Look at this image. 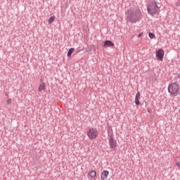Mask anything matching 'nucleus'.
<instances>
[{
  "mask_svg": "<svg viewBox=\"0 0 180 180\" xmlns=\"http://www.w3.org/2000/svg\"><path fill=\"white\" fill-rule=\"evenodd\" d=\"M109 146H110V148H111V150H115L116 147H117V142L116 141L113 139L112 136H110V139H109Z\"/></svg>",
  "mask_w": 180,
  "mask_h": 180,
  "instance_id": "5",
  "label": "nucleus"
},
{
  "mask_svg": "<svg viewBox=\"0 0 180 180\" xmlns=\"http://www.w3.org/2000/svg\"><path fill=\"white\" fill-rule=\"evenodd\" d=\"M148 37H150V39H155V34H154V33L153 32H150L148 34Z\"/></svg>",
  "mask_w": 180,
  "mask_h": 180,
  "instance_id": "14",
  "label": "nucleus"
},
{
  "mask_svg": "<svg viewBox=\"0 0 180 180\" xmlns=\"http://www.w3.org/2000/svg\"><path fill=\"white\" fill-rule=\"evenodd\" d=\"M98 133L99 131H98L96 128H90L87 131V136L90 140H95L98 137Z\"/></svg>",
  "mask_w": 180,
  "mask_h": 180,
  "instance_id": "4",
  "label": "nucleus"
},
{
  "mask_svg": "<svg viewBox=\"0 0 180 180\" xmlns=\"http://www.w3.org/2000/svg\"><path fill=\"white\" fill-rule=\"evenodd\" d=\"M56 20V17L55 16H51L49 20H48V23L49 25H51V23H53V22H54V20Z\"/></svg>",
  "mask_w": 180,
  "mask_h": 180,
  "instance_id": "13",
  "label": "nucleus"
},
{
  "mask_svg": "<svg viewBox=\"0 0 180 180\" xmlns=\"http://www.w3.org/2000/svg\"><path fill=\"white\" fill-rule=\"evenodd\" d=\"M108 175H109V171H108V170L103 171L101 173V178L102 180H106V179H108Z\"/></svg>",
  "mask_w": 180,
  "mask_h": 180,
  "instance_id": "7",
  "label": "nucleus"
},
{
  "mask_svg": "<svg viewBox=\"0 0 180 180\" xmlns=\"http://www.w3.org/2000/svg\"><path fill=\"white\" fill-rule=\"evenodd\" d=\"M176 165H177V167H179V168H180V162H177Z\"/></svg>",
  "mask_w": 180,
  "mask_h": 180,
  "instance_id": "16",
  "label": "nucleus"
},
{
  "mask_svg": "<svg viewBox=\"0 0 180 180\" xmlns=\"http://www.w3.org/2000/svg\"><path fill=\"white\" fill-rule=\"evenodd\" d=\"M75 51V49L70 48L69 51H68V57H71L72 54Z\"/></svg>",
  "mask_w": 180,
  "mask_h": 180,
  "instance_id": "11",
  "label": "nucleus"
},
{
  "mask_svg": "<svg viewBox=\"0 0 180 180\" xmlns=\"http://www.w3.org/2000/svg\"><path fill=\"white\" fill-rule=\"evenodd\" d=\"M46 90V85L44 83H41L39 86V91L41 92V94L43 92V91Z\"/></svg>",
  "mask_w": 180,
  "mask_h": 180,
  "instance_id": "10",
  "label": "nucleus"
},
{
  "mask_svg": "<svg viewBox=\"0 0 180 180\" xmlns=\"http://www.w3.org/2000/svg\"><path fill=\"white\" fill-rule=\"evenodd\" d=\"M140 91H138L135 96V103L136 105H140Z\"/></svg>",
  "mask_w": 180,
  "mask_h": 180,
  "instance_id": "9",
  "label": "nucleus"
},
{
  "mask_svg": "<svg viewBox=\"0 0 180 180\" xmlns=\"http://www.w3.org/2000/svg\"><path fill=\"white\" fill-rule=\"evenodd\" d=\"M154 80L157 81V77H155V76Z\"/></svg>",
  "mask_w": 180,
  "mask_h": 180,
  "instance_id": "18",
  "label": "nucleus"
},
{
  "mask_svg": "<svg viewBox=\"0 0 180 180\" xmlns=\"http://www.w3.org/2000/svg\"><path fill=\"white\" fill-rule=\"evenodd\" d=\"M167 91L171 98H175L179 95V84L176 83H172L169 84Z\"/></svg>",
  "mask_w": 180,
  "mask_h": 180,
  "instance_id": "3",
  "label": "nucleus"
},
{
  "mask_svg": "<svg viewBox=\"0 0 180 180\" xmlns=\"http://www.w3.org/2000/svg\"><path fill=\"white\" fill-rule=\"evenodd\" d=\"M148 13L150 15V16H154L158 13L160 11V4H157L155 1H150L147 7Z\"/></svg>",
  "mask_w": 180,
  "mask_h": 180,
  "instance_id": "2",
  "label": "nucleus"
},
{
  "mask_svg": "<svg viewBox=\"0 0 180 180\" xmlns=\"http://www.w3.org/2000/svg\"><path fill=\"white\" fill-rule=\"evenodd\" d=\"M148 112H150V110H148Z\"/></svg>",
  "mask_w": 180,
  "mask_h": 180,
  "instance_id": "19",
  "label": "nucleus"
},
{
  "mask_svg": "<svg viewBox=\"0 0 180 180\" xmlns=\"http://www.w3.org/2000/svg\"><path fill=\"white\" fill-rule=\"evenodd\" d=\"M126 15H127V22H130V23H136L141 19V11L139 9L131 8L126 13Z\"/></svg>",
  "mask_w": 180,
  "mask_h": 180,
  "instance_id": "1",
  "label": "nucleus"
},
{
  "mask_svg": "<svg viewBox=\"0 0 180 180\" xmlns=\"http://www.w3.org/2000/svg\"><path fill=\"white\" fill-rule=\"evenodd\" d=\"M6 103H7V105H11L12 104V98L8 99Z\"/></svg>",
  "mask_w": 180,
  "mask_h": 180,
  "instance_id": "15",
  "label": "nucleus"
},
{
  "mask_svg": "<svg viewBox=\"0 0 180 180\" xmlns=\"http://www.w3.org/2000/svg\"><path fill=\"white\" fill-rule=\"evenodd\" d=\"M115 46V44L110 40H107L104 42V47H112Z\"/></svg>",
  "mask_w": 180,
  "mask_h": 180,
  "instance_id": "8",
  "label": "nucleus"
},
{
  "mask_svg": "<svg viewBox=\"0 0 180 180\" xmlns=\"http://www.w3.org/2000/svg\"><path fill=\"white\" fill-rule=\"evenodd\" d=\"M142 34H143L140 33V34H139V37H141Z\"/></svg>",
  "mask_w": 180,
  "mask_h": 180,
  "instance_id": "17",
  "label": "nucleus"
},
{
  "mask_svg": "<svg viewBox=\"0 0 180 180\" xmlns=\"http://www.w3.org/2000/svg\"><path fill=\"white\" fill-rule=\"evenodd\" d=\"M89 175L91 178H95V176H96V172L91 170L89 172Z\"/></svg>",
  "mask_w": 180,
  "mask_h": 180,
  "instance_id": "12",
  "label": "nucleus"
},
{
  "mask_svg": "<svg viewBox=\"0 0 180 180\" xmlns=\"http://www.w3.org/2000/svg\"><path fill=\"white\" fill-rule=\"evenodd\" d=\"M164 50L163 49H159L158 51H156V58L158 60H160V61H162L164 58Z\"/></svg>",
  "mask_w": 180,
  "mask_h": 180,
  "instance_id": "6",
  "label": "nucleus"
}]
</instances>
